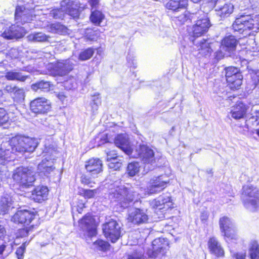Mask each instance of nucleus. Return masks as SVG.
Here are the masks:
<instances>
[{"instance_id":"nucleus-1","label":"nucleus","mask_w":259,"mask_h":259,"mask_svg":"<svg viewBox=\"0 0 259 259\" xmlns=\"http://www.w3.org/2000/svg\"><path fill=\"white\" fill-rule=\"evenodd\" d=\"M234 31L247 35L249 31L256 32L259 29V15H242L232 24Z\"/></svg>"},{"instance_id":"nucleus-2","label":"nucleus","mask_w":259,"mask_h":259,"mask_svg":"<svg viewBox=\"0 0 259 259\" xmlns=\"http://www.w3.org/2000/svg\"><path fill=\"white\" fill-rule=\"evenodd\" d=\"M242 201L244 206L250 211H255L259 206V191L252 185H246L242 188Z\"/></svg>"},{"instance_id":"nucleus-3","label":"nucleus","mask_w":259,"mask_h":259,"mask_svg":"<svg viewBox=\"0 0 259 259\" xmlns=\"http://www.w3.org/2000/svg\"><path fill=\"white\" fill-rule=\"evenodd\" d=\"M74 63L72 59L61 60L48 65V68L52 75L63 76L73 69Z\"/></svg>"},{"instance_id":"nucleus-4","label":"nucleus","mask_w":259,"mask_h":259,"mask_svg":"<svg viewBox=\"0 0 259 259\" xmlns=\"http://www.w3.org/2000/svg\"><path fill=\"white\" fill-rule=\"evenodd\" d=\"M35 180V172L31 168L20 167L17 168V184L21 188L32 185Z\"/></svg>"},{"instance_id":"nucleus-5","label":"nucleus","mask_w":259,"mask_h":259,"mask_svg":"<svg viewBox=\"0 0 259 259\" xmlns=\"http://www.w3.org/2000/svg\"><path fill=\"white\" fill-rule=\"evenodd\" d=\"M238 41L233 35L225 37L222 40L220 52H217L216 57L220 59L225 55H229L236 50Z\"/></svg>"},{"instance_id":"nucleus-6","label":"nucleus","mask_w":259,"mask_h":259,"mask_svg":"<svg viewBox=\"0 0 259 259\" xmlns=\"http://www.w3.org/2000/svg\"><path fill=\"white\" fill-rule=\"evenodd\" d=\"M219 225L221 232L226 239H237L236 229L233 222L228 217H223L220 219Z\"/></svg>"},{"instance_id":"nucleus-7","label":"nucleus","mask_w":259,"mask_h":259,"mask_svg":"<svg viewBox=\"0 0 259 259\" xmlns=\"http://www.w3.org/2000/svg\"><path fill=\"white\" fill-rule=\"evenodd\" d=\"M197 14L196 18L197 20L192 27L193 36L199 37L206 32L210 27V23L206 15L204 13L200 14L199 13H196Z\"/></svg>"},{"instance_id":"nucleus-8","label":"nucleus","mask_w":259,"mask_h":259,"mask_svg":"<svg viewBox=\"0 0 259 259\" xmlns=\"http://www.w3.org/2000/svg\"><path fill=\"white\" fill-rule=\"evenodd\" d=\"M121 227L115 221L111 220L104 225L103 231L105 236L112 242H115L119 238Z\"/></svg>"},{"instance_id":"nucleus-9","label":"nucleus","mask_w":259,"mask_h":259,"mask_svg":"<svg viewBox=\"0 0 259 259\" xmlns=\"http://www.w3.org/2000/svg\"><path fill=\"white\" fill-rule=\"evenodd\" d=\"M131 156L139 158L144 163L152 164L155 162L154 151L146 145H140L136 150L135 153Z\"/></svg>"},{"instance_id":"nucleus-10","label":"nucleus","mask_w":259,"mask_h":259,"mask_svg":"<svg viewBox=\"0 0 259 259\" xmlns=\"http://www.w3.org/2000/svg\"><path fill=\"white\" fill-rule=\"evenodd\" d=\"M37 146L35 140L28 137L17 135V152L23 154L33 152Z\"/></svg>"},{"instance_id":"nucleus-11","label":"nucleus","mask_w":259,"mask_h":259,"mask_svg":"<svg viewBox=\"0 0 259 259\" xmlns=\"http://www.w3.org/2000/svg\"><path fill=\"white\" fill-rule=\"evenodd\" d=\"M110 197L111 199L114 198L115 201L126 204L134 200L135 194L127 188L121 187L118 188L114 191H112Z\"/></svg>"},{"instance_id":"nucleus-12","label":"nucleus","mask_w":259,"mask_h":259,"mask_svg":"<svg viewBox=\"0 0 259 259\" xmlns=\"http://www.w3.org/2000/svg\"><path fill=\"white\" fill-rule=\"evenodd\" d=\"M31 111L35 114H45L50 111L51 103L44 97H39L32 100L30 103Z\"/></svg>"},{"instance_id":"nucleus-13","label":"nucleus","mask_w":259,"mask_h":259,"mask_svg":"<svg viewBox=\"0 0 259 259\" xmlns=\"http://www.w3.org/2000/svg\"><path fill=\"white\" fill-rule=\"evenodd\" d=\"M214 7L217 14L221 18L229 16L234 11V5L225 0H214Z\"/></svg>"},{"instance_id":"nucleus-14","label":"nucleus","mask_w":259,"mask_h":259,"mask_svg":"<svg viewBox=\"0 0 259 259\" xmlns=\"http://www.w3.org/2000/svg\"><path fill=\"white\" fill-rule=\"evenodd\" d=\"M61 5L63 11L73 18L78 17L79 11L83 9V7L78 2L70 0L63 1Z\"/></svg>"},{"instance_id":"nucleus-15","label":"nucleus","mask_w":259,"mask_h":259,"mask_svg":"<svg viewBox=\"0 0 259 259\" xmlns=\"http://www.w3.org/2000/svg\"><path fill=\"white\" fill-rule=\"evenodd\" d=\"M148 217L143 210L132 208L129 210L127 220L134 224H140L147 222Z\"/></svg>"},{"instance_id":"nucleus-16","label":"nucleus","mask_w":259,"mask_h":259,"mask_svg":"<svg viewBox=\"0 0 259 259\" xmlns=\"http://www.w3.org/2000/svg\"><path fill=\"white\" fill-rule=\"evenodd\" d=\"M79 226L83 230L87 231L90 237L95 236L96 228L94 219L90 215H85L79 222Z\"/></svg>"},{"instance_id":"nucleus-17","label":"nucleus","mask_w":259,"mask_h":259,"mask_svg":"<svg viewBox=\"0 0 259 259\" xmlns=\"http://www.w3.org/2000/svg\"><path fill=\"white\" fill-rule=\"evenodd\" d=\"M165 176H161L154 178L151 185L147 188V192L150 194L160 192L166 186L167 181L165 180Z\"/></svg>"},{"instance_id":"nucleus-18","label":"nucleus","mask_w":259,"mask_h":259,"mask_svg":"<svg viewBox=\"0 0 259 259\" xmlns=\"http://www.w3.org/2000/svg\"><path fill=\"white\" fill-rule=\"evenodd\" d=\"M115 145L130 156L133 153L128 138L125 134L117 135L114 140Z\"/></svg>"},{"instance_id":"nucleus-19","label":"nucleus","mask_w":259,"mask_h":259,"mask_svg":"<svg viewBox=\"0 0 259 259\" xmlns=\"http://www.w3.org/2000/svg\"><path fill=\"white\" fill-rule=\"evenodd\" d=\"M35 214L27 209L17 208V225H23V226H28L34 219Z\"/></svg>"},{"instance_id":"nucleus-20","label":"nucleus","mask_w":259,"mask_h":259,"mask_svg":"<svg viewBox=\"0 0 259 259\" xmlns=\"http://www.w3.org/2000/svg\"><path fill=\"white\" fill-rule=\"evenodd\" d=\"M168 246V242L166 239L159 238L155 239L152 242V252L149 253L151 257H157L160 253L163 254L164 250Z\"/></svg>"},{"instance_id":"nucleus-21","label":"nucleus","mask_w":259,"mask_h":259,"mask_svg":"<svg viewBox=\"0 0 259 259\" xmlns=\"http://www.w3.org/2000/svg\"><path fill=\"white\" fill-rule=\"evenodd\" d=\"M103 164L99 158H91L86 162L85 167L88 171L94 176L102 171Z\"/></svg>"},{"instance_id":"nucleus-22","label":"nucleus","mask_w":259,"mask_h":259,"mask_svg":"<svg viewBox=\"0 0 259 259\" xmlns=\"http://www.w3.org/2000/svg\"><path fill=\"white\" fill-rule=\"evenodd\" d=\"M54 158L46 157L42 159L41 162L38 165V170L40 173H43L47 176L54 169L53 163Z\"/></svg>"},{"instance_id":"nucleus-23","label":"nucleus","mask_w":259,"mask_h":259,"mask_svg":"<svg viewBox=\"0 0 259 259\" xmlns=\"http://www.w3.org/2000/svg\"><path fill=\"white\" fill-rule=\"evenodd\" d=\"M48 191L47 187L38 186L32 191L31 197L35 201L41 202L47 199Z\"/></svg>"},{"instance_id":"nucleus-24","label":"nucleus","mask_w":259,"mask_h":259,"mask_svg":"<svg viewBox=\"0 0 259 259\" xmlns=\"http://www.w3.org/2000/svg\"><path fill=\"white\" fill-rule=\"evenodd\" d=\"M208 247L211 253L218 257L223 256L224 250L215 237L210 238L208 242Z\"/></svg>"},{"instance_id":"nucleus-25","label":"nucleus","mask_w":259,"mask_h":259,"mask_svg":"<svg viewBox=\"0 0 259 259\" xmlns=\"http://www.w3.org/2000/svg\"><path fill=\"white\" fill-rule=\"evenodd\" d=\"M247 111L246 105L242 103H239L234 106L230 112L232 118L235 119L242 118Z\"/></svg>"},{"instance_id":"nucleus-26","label":"nucleus","mask_w":259,"mask_h":259,"mask_svg":"<svg viewBox=\"0 0 259 259\" xmlns=\"http://www.w3.org/2000/svg\"><path fill=\"white\" fill-rule=\"evenodd\" d=\"M194 45L197 46L198 50L200 51V53L204 55H207L211 51V49L210 47V42L208 40L204 39H201L199 40H192Z\"/></svg>"},{"instance_id":"nucleus-27","label":"nucleus","mask_w":259,"mask_h":259,"mask_svg":"<svg viewBox=\"0 0 259 259\" xmlns=\"http://www.w3.org/2000/svg\"><path fill=\"white\" fill-rule=\"evenodd\" d=\"M188 0H169L166 4V8L173 11H179L187 5Z\"/></svg>"},{"instance_id":"nucleus-28","label":"nucleus","mask_w":259,"mask_h":259,"mask_svg":"<svg viewBox=\"0 0 259 259\" xmlns=\"http://www.w3.org/2000/svg\"><path fill=\"white\" fill-rule=\"evenodd\" d=\"M1 211L3 214L9 213L10 209L14 208L12 199L9 196L2 197L0 202Z\"/></svg>"},{"instance_id":"nucleus-29","label":"nucleus","mask_w":259,"mask_h":259,"mask_svg":"<svg viewBox=\"0 0 259 259\" xmlns=\"http://www.w3.org/2000/svg\"><path fill=\"white\" fill-rule=\"evenodd\" d=\"M48 31L54 33L65 34L67 33L68 29L63 25L56 23L48 26Z\"/></svg>"},{"instance_id":"nucleus-30","label":"nucleus","mask_w":259,"mask_h":259,"mask_svg":"<svg viewBox=\"0 0 259 259\" xmlns=\"http://www.w3.org/2000/svg\"><path fill=\"white\" fill-rule=\"evenodd\" d=\"M242 75L240 73H237L235 76H232V80H226L229 87L232 90L238 89L242 83Z\"/></svg>"},{"instance_id":"nucleus-31","label":"nucleus","mask_w":259,"mask_h":259,"mask_svg":"<svg viewBox=\"0 0 259 259\" xmlns=\"http://www.w3.org/2000/svg\"><path fill=\"white\" fill-rule=\"evenodd\" d=\"M197 16V14H190L189 12L185 11L180 15L175 16L174 18L176 21H179L181 24H183L189 19L190 20L195 19Z\"/></svg>"},{"instance_id":"nucleus-32","label":"nucleus","mask_w":259,"mask_h":259,"mask_svg":"<svg viewBox=\"0 0 259 259\" xmlns=\"http://www.w3.org/2000/svg\"><path fill=\"white\" fill-rule=\"evenodd\" d=\"M51 83L49 81L41 80L31 85V89L37 91L38 90L48 92L50 90Z\"/></svg>"},{"instance_id":"nucleus-33","label":"nucleus","mask_w":259,"mask_h":259,"mask_svg":"<svg viewBox=\"0 0 259 259\" xmlns=\"http://www.w3.org/2000/svg\"><path fill=\"white\" fill-rule=\"evenodd\" d=\"M104 19V15L101 12L98 10L93 11L90 16V20L92 22L98 25L100 24Z\"/></svg>"},{"instance_id":"nucleus-34","label":"nucleus","mask_w":259,"mask_h":259,"mask_svg":"<svg viewBox=\"0 0 259 259\" xmlns=\"http://www.w3.org/2000/svg\"><path fill=\"white\" fill-rule=\"evenodd\" d=\"M249 253L251 259H259L258 245L256 241L251 243L249 249Z\"/></svg>"},{"instance_id":"nucleus-35","label":"nucleus","mask_w":259,"mask_h":259,"mask_svg":"<svg viewBox=\"0 0 259 259\" xmlns=\"http://www.w3.org/2000/svg\"><path fill=\"white\" fill-rule=\"evenodd\" d=\"M140 165L138 162L130 163L127 167V172L131 177L135 176L139 171Z\"/></svg>"},{"instance_id":"nucleus-36","label":"nucleus","mask_w":259,"mask_h":259,"mask_svg":"<svg viewBox=\"0 0 259 259\" xmlns=\"http://www.w3.org/2000/svg\"><path fill=\"white\" fill-rule=\"evenodd\" d=\"M110 156V155L108 154L107 161H110L108 163L109 167L111 169H113L114 170L119 169L122 166V163L118 161L117 159H115L114 157H112Z\"/></svg>"},{"instance_id":"nucleus-37","label":"nucleus","mask_w":259,"mask_h":259,"mask_svg":"<svg viewBox=\"0 0 259 259\" xmlns=\"http://www.w3.org/2000/svg\"><path fill=\"white\" fill-rule=\"evenodd\" d=\"M162 197H158L157 199L154 200L152 203L151 205L155 210H166V207L162 202Z\"/></svg>"},{"instance_id":"nucleus-38","label":"nucleus","mask_w":259,"mask_h":259,"mask_svg":"<svg viewBox=\"0 0 259 259\" xmlns=\"http://www.w3.org/2000/svg\"><path fill=\"white\" fill-rule=\"evenodd\" d=\"M240 73L238 68L230 66L225 69V76L226 80H232L231 77L235 76L237 73Z\"/></svg>"},{"instance_id":"nucleus-39","label":"nucleus","mask_w":259,"mask_h":259,"mask_svg":"<svg viewBox=\"0 0 259 259\" xmlns=\"http://www.w3.org/2000/svg\"><path fill=\"white\" fill-rule=\"evenodd\" d=\"M3 36L7 39H13L16 37L15 26L12 25L8 30H5L2 34Z\"/></svg>"},{"instance_id":"nucleus-40","label":"nucleus","mask_w":259,"mask_h":259,"mask_svg":"<svg viewBox=\"0 0 259 259\" xmlns=\"http://www.w3.org/2000/svg\"><path fill=\"white\" fill-rule=\"evenodd\" d=\"M101 103V98L99 95H94L92 97L91 106L93 113H95L98 109L99 105Z\"/></svg>"},{"instance_id":"nucleus-41","label":"nucleus","mask_w":259,"mask_h":259,"mask_svg":"<svg viewBox=\"0 0 259 259\" xmlns=\"http://www.w3.org/2000/svg\"><path fill=\"white\" fill-rule=\"evenodd\" d=\"M94 53V51L93 49L88 48L80 53L79 59L81 61L87 60L92 57Z\"/></svg>"},{"instance_id":"nucleus-42","label":"nucleus","mask_w":259,"mask_h":259,"mask_svg":"<svg viewBox=\"0 0 259 259\" xmlns=\"http://www.w3.org/2000/svg\"><path fill=\"white\" fill-rule=\"evenodd\" d=\"M30 39L35 41H45L48 40V37L44 33L38 32L29 36Z\"/></svg>"},{"instance_id":"nucleus-43","label":"nucleus","mask_w":259,"mask_h":259,"mask_svg":"<svg viewBox=\"0 0 259 259\" xmlns=\"http://www.w3.org/2000/svg\"><path fill=\"white\" fill-rule=\"evenodd\" d=\"M247 124L252 123L253 125H259V110L253 112L251 116L246 121Z\"/></svg>"},{"instance_id":"nucleus-44","label":"nucleus","mask_w":259,"mask_h":259,"mask_svg":"<svg viewBox=\"0 0 259 259\" xmlns=\"http://www.w3.org/2000/svg\"><path fill=\"white\" fill-rule=\"evenodd\" d=\"M98 191L97 189L94 190H87L82 189L79 192L80 194L82 195L84 198L90 199L93 198L95 195L97 194Z\"/></svg>"},{"instance_id":"nucleus-45","label":"nucleus","mask_w":259,"mask_h":259,"mask_svg":"<svg viewBox=\"0 0 259 259\" xmlns=\"http://www.w3.org/2000/svg\"><path fill=\"white\" fill-rule=\"evenodd\" d=\"M94 245L97 249L102 251L106 250L109 247L108 243L102 240L96 241L94 242Z\"/></svg>"},{"instance_id":"nucleus-46","label":"nucleus","mask_w":259,"mask_h":259,"mask_svg":"<svg viewBox=\"0 0 259 259\" xmlns=\"http://www.w3.org/2000/svg\"><path fill=\"white\" fill-rule=\"evenodd\" d=\"M10 149L4 150L2 149H0V164L4 165L7 161H11V159H9L6 156L9 153Z\"/></svg>"},{"instance_id":"nucleus-47","label":"nucleus","mask_w":259,"mask_h":259,"mask_svg":"<svg viewBox=\"0 0 259 259\" xmlns=\"http://www.w3.org/2000/svg\"><path fill=\"white\" fill-rule=\"evenodd\" d=\"M87 38L90 40H93L97 37V33L91 29L88 28L85 32Z\"/></svg>"},{"instance_id":"nucleus-48","label":"nucleus","mask_w":259,"mask_h":259,"mask_svg":"<svg viewBox=\"0 0 259 259\" xmlns=\"http://www.w3.org/2000/svg\"><path fill=\"white\" fill-rule=\"evenodd\" d=\"M23 227V228H18V226H17V229H18V231H17V238L18 237H23L28 235L29 231L28 228L27 226Z\"/></svg>"},{"instance_id":"nucleus-49","label":"nucleus","mask_w":259,"mask_h":259,"mask_svg":"<svg viewBox=\"0 0 259 259\" xmlns=\"http://www.w3.org/2000/svg\"><path fill=\"white\" fill-rule=\"evenodd\" d=\"M27 245V244L26 242H25L17 249V259H23V254L25 251V248Z\"/></svg>"},{"instance_id":"nucleus-50","label":"nucleus","mask_w":259,"mask_h":259,"mask_svg":"<svg viewBox=\"0 0 259 259\" xmlns=\"http://www.w3.org/2000/svg\"><path fill=\"white\" fill-rule=\"evenodd\" d=\"M5 90L12 96L13 98H15V94L16 93V85H7L5 87Z\"/></svg>"},{"instance_id":"nucleus-51","label":"nucleus","mask_w":259,"mask_h":259,"mask_svg":"<svg viewBox=\"0 0 259 259\" xmlns=\"http://www.w3.org/2000/svg\"><path fill=\"white\" fill-rule=\"evenodd\" d=\"M25 97V92L23 89L17 90V103L19 102L22 103L23 105H24L23 103L24 101Z\"/></svg>"},{"instance_id":"nucleus-52","label":"nucleus","mask_w":259,"mask_h":259,"mask_svg":"<svg viewBox=\"0 0 259 259\" xmlns=\"http://www.w3.org/2000/svg\"><path fill=\"white\" fill-rule=\"evenodd\" d=\"M64 85L67 89L71 90L76 88V83L74 79H71L69 80L66 81L64 83Z\"/></svg>"},{"instance_id":"nucleus-53","label":"nucleus","mask_w":259,"mask_h":259,"mask_svg":"<svg viewBox=\"0 0 259 259\" xmlns=\"http://www.w3.org/2000/svg\"><path fill=\"white\" fill-rule=\"evenodd\" d=\"M159 197H162V202H164V204L166 206L167 209L170 207L171 198L169 196H160Z\"/></svg>"},{"instance_id":"nucleus-54","label":"nucleus","mask_w":259,"mask_h":259,"mask_svg":"<svg viewBox=\"0 0 259 259\" xmlns=\"http://www.w3.org/2000/svg\"><path fill=\"white\" fill-rule=\"evenodd\" d=\"M7 120L6 111L0 108V124H2Z\"/></svg>"},{"instance_id":"nucleus-55","label":"nucleus","mask_w":259,"mask_h":259,"mask_svg":"<svg viewBox=\"0 0 259 259\" xmlns=\"http://www.w3.org/2000/svg\"><path fill=\"white\" fill-rule=\"evenodd\" d=\"M143 255V252L135 253L128 255L127 259H141Z\"/></svg>"},{"instance_id":"nucleus-56","label":"nucleus","mask_w":259,"mask_h":259,"mask_svg":"<svg viewBox=\"0 0 259 259\" xmlns=\"http://www.w3.org/2000/svg\"><path fill=\"white\" fill-rule=\"evenodd\" d=\"M6 77L8 80H15L16 79V73L9 71L6 73Z\"/></svg>"},{"instance_id":"nucleus-57","label":"nucleus","mask_w":259,"mask_h":259,"mask_svg":"<svg viewBox=\"0 0 259 259\" xmlns=\"http://www.w3.org/2000/svg\"><path fill=\"white\" fill-rule=\"evenodd\" d=\"M233 257H235L236 259H245L246 252H238L234 253L233 254Z\"/></svg>"},{"instance_id":"nucleus-58","label":"nucleus","mask_w":259,"mask_h":259,"mask_svg":"<svg viewBox=\"0 0 259 259\" xmlns=\"http://www.w3.org/2000/svg\"><path fill=\"white\" fill-rule=\"evenodd\" d=\"M89 2L92 7V10H93L94 8L96 9L98 8L99 4V0H89Z\"/></svg>"},{"instance_id":"nucleus-59","label":"nucleus","mask_w":259,"mask_h":259,"mask_svg":"<svg viewBox=\"0 0 259 259\" xmlns=\"http://www.w3.org/2000/svg\"><path fill=\"white\" fill-rule=\"evenodd\" d=\"M90 178H88L86 176L82 175L80 178V181L82 184L87 185L88 184H90Z\"/></svg>"},{"instance_id":"nucleus-60","label":"nucleus","mask_w":259,"mask_h":259,"mask_svg":"<svg viewBox=\"0 0 259 259\" xmlns=\"http://www.w3.org/2000/svg\"><path fill=\"white\" fill-rule=\"evenodd\" d=\"M208 217V213L206 212H203L201 213L200 219L202 221H206Z\"/></svg>"},{"instance_id":"nucleus-61","label":"nucleus","mask_w":259,"mask_h":259,"mask_svg":"<svg viewBox=\"0 0 259 259\" xmlns=\"http://www.w3.org/2000/svg\"><path fill=\"white\" fill-rule=\"evenodd\" d=\"M6 233L4 227L0 225V239H2Z\"/></svg>"},{"instance_id":"nucleus-62","label":"nucleus","mask_w":259,"mask_h":259,"mask_svg":"<svg viewBox=\"0 0 259 259\" xmlns=\"http://www.w3.org/2000/svg\"><path fill=\"white\" fill-rule=\"evenodd\" d=\"M58 97L60 100H61L62 101H64L65 100V99L66 98V96L64 95V94L63 93L58 94Z\"/></svg>"},{"instance_id":"nucleus-63","label":"nucleus","mask_w":259,"mask_h":259,"mask_svg":"<svg viewBox=\"0 0 259 259\" xmlns=\"http://www.w3.org/2000/svg\"><path fill=\"white\" fill-rule=\"evenodd\" d=\"M15 141V139L13 138L11 142H10V145L12 146V152L13 153L16 151V148H15V146L14 145V147H13V145H12L13 142Z\"/></svg>"},{"instance_id":"nucleus-64","label":"nucleus","mask_w":259,"mask_h":259,"mask_svg":"<svg viewBox=\"0 0 259 259\" xmlns=\"http://www.w3.org/2000/svg\"><path fill=\"white\" fill-rule=\"evenodd\" d=\"M26 78V76H23L22 77H20L19 74L18 73H17V80H19L21 81H24L25 80Z\"/></svg>"}]
</instances>
